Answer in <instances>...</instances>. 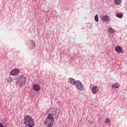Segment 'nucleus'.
<instances>
[{"label": "nucleus", "instance_id": "f257e3e1", "mask_svg": "<svg viewBox=\"0 0 127 127\" xmlns=\"http://www.w3.org/2000/svg\"><path fill=\"white\" fill-rule=\"evenodd\" d=\"M47 113L48 115L43 123L46 127H52L55 125V120L58 119L59 115L54 109H50Z\"/></svg>", "mask_w": 127, "mask_h": 127}, {"label": "nucleus", "instance_id": "f03ea898", "mask_svg": "<svg viewBox=\"0 0 127 127\" xmlns=\"http://www.w3.org/2000/svg\"><path fill=\"white\" fill-rule=\"evenodd\" d=\"M35 124L34 120L32 118V117L29 115H26L24 119V127H33Z\"/></svg>", "mask_w": 127, "mask_h": 127}, {"label": "nucleus", "instance_id": "7ed1b4c3", "mask_svg": "<svg viewBox=\"0 0 127 127\" xmlns=\"http://www.w3.org/2000/svg\"><path fill=\"white\" fill-rule=\"evenodd\" d=\"M16 82L18 86L22 87L26 83V77L23 75H20L17 77Z\"/></svg>", "mask_w": 127, "mask_h": 127}, {"label": "nucleus", "instance_id": "20e7f679", "mask_svg": "<svg viewBox=\"0 0 127 127\" xmlns=\"http://www.w3.org/2000/svg\"><path fill=\"white\" fill-rule=\"evenodd\" d=\"M77 89L79 90V91H83L84 90V86L82 84V83L79 81H76V84H75Z\"/></svg>", "mask_w": 127, "mask_h": 127}, {"label": "nucleus", "instance_id": "39448f33", "mask_svg": "<svg viewBox=\"0 0 127 127\" xmlns=\"http://www.w3.org/2000/svg\"><path fill=\"white\" fill-rule=\"evenodd\" d=\"M20 72L19 69L17 68H14L11 70L10 72V75L11 76H16Z\"/></svg>", "mask_w": 127, "mask_h": 127}, {"label": "nucleus", "instance_id": "423d86ee", "mask_svg": "<svg viewBox=\"0 0 127 127\" xmlns=\"http://www.w3.org/2000/svg\"><path fill=\"white\" fill-rule=\"evenodd\" d=\"M115 50L118 53H124V51L123 50V48L120 46H117L115 48Z\"/></svg>", "mask_w": 127, "mask_h": 127}, {"label": "nucleus", "instance_id": "0eeeda50", "mask_svg": "<svg viewBox=\"0 0 127 127\" xmlns=\"http://www.w3.org/2000/svg\"><path fill=\"white\" fill-rule=\"evenodd\" d=\"M40 85L39 84H34L33 86V90L34 91H36V92H38V91L40 90Z\"/></svg>", "mask_w": 127, "mask_h": 127}, {"label": "nucleus", "instance_id": "6e6552de", "mask_svg": "<svg viewBox=\"0 0 127 127\" xmlns=\"http://www.w3.org/2000/svg\"><path fill=\"white\" fill-rule=\"evenodd\" d=\"M91 91L93 94H96L99 92V88L97 86H94L92 88Z\"/></svg>", "mask_w": 127, "mask_h": 127}, {"label": "nucleus", "instance_id": "1a4fd4ad", "mask_svg": "<svg viewBox=\"0 0 127 127\" xmlns=\"http://www.w3.org/2000/svg\"><path fill=\"white\" fill-rule=\"evenodd\" d=\"M68 82L70 83V84H71L72 85H75L76 86V84H77V81L75 80V79L70 78L68 79Z\"/></svg>", "mask_w": 127, "mask_h": 127}, {"label": "nucleus", "instance_id": "9d476101", "mask_svg": "<svg viewBox=\"0 0 127 127\" xmlns=\"http://www.w3.org/2000/svg\"><path fill=\"white\" fill-rule=\"evenodd\" d=\"M102 19L103 20V21H109V20H110V18H109V16L105 15V16H103L102 17Z\"/></svg>", "mask_w": 127, "mask_h": 127}, {"label": "nucleus", "instance_id": "9b49d317", "mask_svg": "<svg viewBox=\"0 0 127 127\" xmlns=\"http://www.w3.org/2000/svg\"><path fill=\"white\" fill-rule=\"evenodd\" d=\"M120 87V85L118 83H115L112 85V88L114 89H118Z\"/></svg>", "mask_w": 127, "mask_h": 127}, {"label": "nucleus", "instance_id": "f8f14e48", "mask_svg": "<svg viewBox=\"0 0 127 127\" xmlns=\"http://www.w3.org/2000/svg\"><path fill=\"white\" fill-rule=\"evenodd\" d=\"M122 2V0H114V3L116 5H120Z\"/></svg>", "mask_w": 127, "mask_h": 127}, {"label": "nucleus", "instance_id": "ddd939ff", "mask_svg": "<svg viewBox=\"0 0 127 127\" xmlns=\"http://www.w3.org/2000/svg\"><path fill=\"white\" fill-rule=\"evenodd\" d=\"M108 31L109 32H110V33H112V34L115 33V29H113L111 27H109L108 28Z\"/></svg>", "mask_w": 127, "mask_h": 127}, {"label": "nucleus", "instance_id": "4468645a", "mask_svg": "<svg viewBox=\"0 0 127 127\" xmlns=\"http://www.w3.org/2000/svg\"><path fill=\"white\" fill-rule=\"evenodd\" d=\"M13 81V79L11 77H9L7 79V83H11V82Z\"/></svg>", "mask_w": 127, "mask_h": 127}, {"label": "nucleus", "instance_id": "2eb2a0df", "mask_svg": "<svg viewBox=\"0 0 127 127\" xmlns=\"http://www.w3.org/2000/svg\"><path fill=\"white\" fill-rule=\"evenodd\" d=\"M95 20L97 22L99 21V16H98V14H96V15L95 16Z\"/></svg>", "mask_w": 127, "mask_h": 127}, {"label": "nucleus", "instance_id": "dca6fc26", "mask_svg": "<svg viewBox=\"0 0 127 127\" xmlns=\"http://www.w3.org/2000/svg\"><path fill=\"white\" fill-rule=\"evenodd\" d=\"M116 16L117 17H119V18H122V17H123V14H119V13H118L116 15Z\"/></svg>", "mask_w": 127, "mask_h": 127}, {"label": "nucleus", "instance_id": "f3484780", "mask_svg": "<svg viewBox=\"0 0 127 127\" xmlns=\"http://www.w3.org/2000/svg\"><path fill=\"white\" fill-rule=\"evenodd\" d=\"M110 122H111V121L110 120V119L107 118L105 120V122L107 123H110Z\"/></svg>", "mask_w": 127, "mask_h": 127}, {"label": "nucleus", "instance_id": "a211bd4d", "mask_svg": "<svg viewBox=\"0 0 127 127\" xmlns=\"http://www.w3.org/2000/svg\"><path fill=\"white\" fill-rule=\"evenodd\" d=\"M87 125L88 126H91V125H92V122L91 121H88L87 122Z\"/></svg>", "mask_w": 127, "mask_h": 127}, {"label": "nucleus", "instance_id": "6ab92c4d", "mask_svg": "<svg viewBox=\"0 0 127 127\" xmlns=\"http://www.w3.org/2000/svg\"><path fill=\"white\" fill-rule=\"evenodd\" d=\"M0 127H5L3 126V125L1 123H0Z\"/></svg>", "mask_w": 127, "mask_h": 127}]
</instances>
